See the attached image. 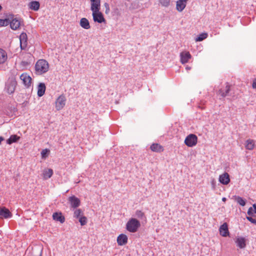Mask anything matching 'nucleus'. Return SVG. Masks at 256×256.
Returning <instances> with one entry per match:
<instances>
[{
    "instance_id": "nucleus-34",
    "label": "nucleus",
    "mask_w": 256,
    "mask_h": 256,
    "mask_svg": "<svg viewBox=\"0 0 256 256\" xmlns=\"http://www.w3.org/2000/svg\"><path fill=\"white\" fill-rule=\"evenodd\" d=\"M160 4L165 7H167L170 5V0H159Z\"/></svg>"
},
{
    "instance_id": "nucleus-19",
    "label": "nucleus",
    "mask_w": 256,
    "mask_h": 256,
    "mask_svg": "<svg viewBox=\"0 0 256 256\" xmlns=\"http://www.w3.org/2000/svg\"><path fill=\"white\" fill-rule=\"evenodd\" d=\"M150 148L152 151L156 152H161L164 151V149L162 146L158 144H152L150 146Z\"/></svg>"
},
{
    "instance_id": "nucleus-22",
    "label": "nucleus",
    "mask_w": 256,
    "mask_h": 256,
    "mask_svg": "<svg viewBox=\"0 0 256 256\" xmlns=\"http://www.w3.org/2000/svg\"><path fill=\"white\" fill-rule=\"evenodd\" d=\"M53 170L51 168H46L43 170L42 177L44 180H48L52 177Z\"/></svg>"
},
{
    "instance_id": "nucleus-8",
    "label": "nucleus",
    "mask_w": 256,
    "mask_h": 256,
    "mask_svg": "<svg viewBox=\"0 0 256 256\" xmlns=\"http://www.w3.org/2000/svg\"><path fill=\"white\" fill-rule=\"evenodd\" d=\"M220 234L224 237L229 236L230 232L228 231V225L227 223H224L219 228Z\"/></svg>"
},
{
    "instance_id": "nucleus-40",
    "label": "nucleus",
    "mask_w": 256,
    "mask_h": 256,
    "mask_svg": "<svg viewBox=\"0 0 256 256\" xmlns=\"http://www.w3.org/2000/svg\"><path fill=\"white\" fill-rule=\"evenodd\" d=\"M252 207H253V208H254V213H256V204H254L252 205Z\"/></svg>"
},
{
    "instance_id": "nucleus-24",
    "label": "nucleus",
    "mask_w": 256,
    "mask_h": 256,
    "mask_svg": "<svg viewBox=\"0 0 256 256\" xmlns=\"http://www.w3.org/2000/svg\"><path fill=\"white\" fill-rule=\"evenodd\" d=\"M46 86L44 83H40L38 86V96H42L45 93Z\"/></svg>"
},
{
    "instance_id": "nucleus-32",
    "label": "nucleus",
    "mask_w": 256,
    "mask_h": 256,
    "mask_svg": "<svg viewBox=\"0 0 256 256\" xmlns=\"http://www.w3.org/2000/svg\"><path fill=\"white\" fill-rule=\"evenodd\" d=\"M136 216L139 218H142L144 217V214L142 210H137L136 212Z\"/></svg>"
},
{
    "instance_id": "nucleus-6",
    "label": "nucleus",
    "mask_w": 256,
    "mask_h": 256,
    "mask_svg": "<svg viewBox=\"0 0 256 256\" xmlns=\"http://www.w3.org/2000/svg\"><path fill=\"white\" fill-rule=\"evenodd\" d=\"M20 79L22 82L24 86L28 88H30L32 84V79L27 73H23L20 76Z\"/></svg>"
},
{
    "instance_id": "nucleus-42",
    "label": "nucleus",
    "mask_w": 256,
    "mask_h": 256,
    "mask_svg": "<svg viewBox=\"0 0 256 256\" xmlns=\"http://www.w3.org/2000/svg\"><path fill=\"white\" fill-rule=\"evenodd\" d=\"M222 200L223 202H226V198H222Z\"/></svg>"
},
{
    "instance_id": "nucleus-13",
    "label": "nucleus",
    "mask_w": 256,
    "mask_h": 256,
    "mask_svg": "<svg viewBox=\"0 0 256 256\" xmlns=\"http://www.w3.org/2000/svg\"><path fill=\"white\" fill-rule=\"evenodd\" d=\"M12 214L10 210L5 207H0V216L2 218H8L12 217Z\"/></svg>"
},
{
    "instance_id": "nucleus-27",
    "label": "nucleus",
    "mask_w": 256,
    "mask_h": 256,
    "mask_svg": "<svg viewBox=\"0 0 256 256\" xmlns=\"http://www.w3.org/2000/svg\"><path fill=\"white\" fill-rule=\"evenodd\" d=\"M230 86L228 83H227L226 86L225 92H224L220 90H219V93L222 97H226L230 92Z\"/></svg>"
},
{
    "instance_id": "nucleus-30",
    "label": "nucleus",
    "mask_w": 256,
    "mask_h": 256,
    "mask_svg": "<svg viewBox=\"0 0 256 256\" xmlns=\"http://www.w3.org/2000/svg\"><path fill=\"white\" fill-rule=\"evenodd\" d=\"M235 200L240 205L242 206H244L246 205V200L242 198L239 196H235Z\"/></svg>"
},
{
    "instance_id": "nucleus-15",
    "label": "nucleus",
    "mask_w": 256,
    "mask_h": 256,
    "mask_svg": "<svg viewBox=\"0 0 256 256\" xmlns=\"http://www.w3.org/2000/svg\"><path fill=\"white\" fill-rule=\"evenodd\" d=\"M92 11L100 10V0H90Z\"/></svg>"
},
{
    "instance_id": "nucleus-4",
    "label": "nucleus",
    "mask_w": 256,
    "mask_h": 256,
    "mask_svg": "<svg viewBox=\"0 0 256 256\" xmlns=\"http://www.w3.org/2000/svg\"><path fill=\"white\" fill-rule=\"evenodd\" d=\"M92 16L94 22L100 24L106 22V19L100 10L92 11Z\"/></svg>"
},
{
    "instance_id": "nucleus-5",
    "label": "nucleus",
    "mask_w": 256,
    "mask_h": 256,
    "mask_svg": "<svg viewBox=\"0 0 256 256\" xmlns=\"http://www.w3.org/2000/svg\"><path fill=\"white\" fill-rule=\"evenodd\" d=\"M66 99L64 94L60 95L55 102V107L57 110H62L66 106Z\"/></svg>"
},
{
    "instance_id": "nucleus-9",
    "label": "nucleus",
    "mask_w": 256,
    "mask_h": 256,
    "mask_svg": "<svg viewBox=\"0 0 256 256\" xmlns=\"http://www.w3.org/2000/svg\"><path fill=\"white\" fill-rule=\"evenodd\" d=\"M16 82L15 80L8 81L6 84V89L7 92L10 94H12L14 90Z\"/></svg>"
},
{
    "instance_id": "nucleus-43",
    "label": "nucleus",
    "mask_w": 256,
    "mask_h": 256,
    "mask_svg": "<svg viewBox=\"0 0 256 256\" xmlns=\"http://www.w3.org/2000/svg\"><path fill=\"white\" fill-rule=\"evenodd\" d=\"M2 10V6L0 5V12Z\"/></svg>"
},
{
    "instance_id": "nucleus-26",
    "label": "nucleus",
    "mask_w": 256,
    "mask_h": 256,
    "mask_svg": "<svg viewBox=\"0 0 256 256\" xmlns=\"http://www.w3.org/2000/svg\"><path fill=\"white\" fill-rule=\"evenodd\" d=\"M40 3L37 1H32L28 4L30 9L36 11L40 8Z\"/></svg>"
},
{
    "instance_id": "nucleus-28",
    "label": "nucleus",
    "mask_w": 256,
    "mask_h": 256,
    "mask_svg": "<svg viewBox=\"0 0 256 256\" xmlns=\"http://www.w3.org/2000/svg\"><path fill=\"white\" fill-rule=\"evenodd\" d=\"M20 138V137L16 135H12L7 140L6 142L7 144H10L13 142H16Z\"/></svg>"
},
{
    "instance_id": "nucleus-21",
    "label": "nucleus",
    "mask_w": 256,
    "mask_h": 256,
    "mask_svg": "<svg viewBox=\"0 0 256 256\" xmlns=\"http://www.w3.org/2000/svg\"><path fill=\"white\" fill-rule=\"evenodd\" d=\"M7 60V52L4 50L0 48V64L5 63Z\"/></svg>"
},
{
    "instance_id": "nucleus-10",
    "label": "nucleus",
    "mask_w": 256,
    "mask_h": 256,
    "mask_svg": "<svg viewBox=\"0 0 256 256\" xmlns=\"http://www.w3.org/2000/svg\"><path fill=\"white\" fill-rule=\"evenodd\" d=\"M20 46L22 50L24 49L27 46V34L26 33L22 32L20 36Z\"/></svg>"
},
{
    "instance_id": "nucleus-29",
    "label": "nucleus",
    "mask_w": 256,
    "mask_h": 256,
    "mask_svg": "<svg viewBox=\"0 0 256 256\" xmlns=\"http://www.w3.org/2000/svg\"><path fill=\"white\" fill-rule=\"evenodd\" d=\"M208 37L207 33H202L198 36L196 38V42H200L206 39Z\"/></svg>"
},
{
    "instance_id": "nucleus-36",
    "label": "nucleus",
    "mask_w": 256,
    "mask_h": 256,
    "mask_svg": "<svg viewBox=\"0 0 256 256\" xmlns=\"http://www.w3.org/2000/svg\"><path fill=\"white\" fill-rule=\"evenodd\" d=\"M48 152V150L47 149L43 150L41 152L42 157V158H46L47 156Z\"/></svg>"
},
{
    "instance_id": "nucleus-1",
    "label": "nucleus",
    "mask_w": 256,
    "mask_h": 256,
    "mask_svg": "<svg viewBox=\"0 0 256 256\" xmlns=\"http://www.w3.org/2000/svg\"><path fill=\"white\" fill-rule=\"evenodd\" d=\"M49 69V64L44 60H40L36 64L35 70L36 73L38 74H42L48 71Z\"/></svg>"
},
{
    "instance_id": "nucleus-11",
    "label": "nucleus",
    "mask_w": 256,
    "mask_h": 256,
    "mask_svg": "<svg viewBox=\"0 0 256 256\" xmlns=\"http://www.w3.org/2000/svg\"><path fill=\"white\" fill-rule=\"evenodd\" d=\"M180 62L182 64H186L191 58L192 56L188 52H183L180 54Z\"/></svg>"
},
{
    "instance_id": "nucleus-41",
    "label": "nucleus",
    "mask_w": 256,
    "mask_h": 256,
    "mask_svg": "<svg viewBox=\"0 0 256 256\" xmlns=\"http://www.w3.org/2000/svg\"><path fill=\"white\" fill-rule=\"evenodd\" d=\"M4 140V138L1 136H0V144L1 142Z\"/></svg>"
},
{
    "instance_id": "nucleus-3",
    "label": "nucleus",
    "mask_w": 256,
    "mask_h": 256,
    "mask_svg": "<svg viewBox=\"0 0 256 256\" xmlns=\"http://www.w3.org/2000/svg\"><path fill=\"white\" fill-rule=\"evenodd\" d=\"M198 142V137L194 134H188L184 140V144L188 147L195 146Z\"/></svg>"
},
{
    "instance_id": "nucleus-38",
    "label": "nucleus",
    "mask_w": 256,
    "mask_h": 256,
    "mask_svg": "<svg viewBox=\"0 0 256 256\" xmlns=\"http://www.w3.org/2000/svg\"><path fill=\"white\" fill-rule=\"evenodd\" d=\"M247 214L248 216H251L253 214V208L252 207H250L248 210Z\"/></svg>"
},
{
    "instance_id": "nucleus-14",
    "label": "nucleus",
    "mask_w": 256,
    "mask_h": 256,
    "mask_svg": "<svg viewBox=\"0 0 256 256\" xmlns=\"http://www.w3.org/2000/svg\"><path fill=\"white\" fill-rule=\"evenodd\" d=\"M21 22L20 20L15 18H13L11 21L10 20L9 24L12 30H16L20 27Z\"/></svg>"
},
{
    "instance_id": "nucleus-39",
    "label": "nucleus",
    "mask_w": 256,
    "mask_h": 256,
    "mask_svg": "<svg viewBox=\"0 0 256 256\" xmlns=\"http://www.w3.org/2000/svg\"><path fill=\"white\" fill-rule=\"evenodd\" d=\"M252 87L254 89H256V78H254L253 80Z\"/></svg>"
},
{
    "instance_id": "nucleus-35",
    "label": "nucleus",
    "mask_w": 256,
    "mask_h": 256,
    "mask_svg": "<svg viewBox=\"0 0 256 256\" xmlns=\"http://www.w3.org/2000/svg\"><path fill=\"white\" fill-rule=\"evenodd\" d=\"M82 214V212L80 209H76L74 212V217L76 218H80Z\"/></svg>"
},
{
    "instance_id": "nucleus-33",
    "label": "nucleus",
    "mask_w": 256,
    "mask_h": 256,
    "mask_svg": "<svg viewBox=\"0 0 256 256\" xmlns=\"http://www.w3.org/2000/svg\"><path fill=\"white\" fill-rule=\"evenodd\" d=\"M79 222L81 226H84L87 223V218L84 216H82L79 218Z\"/></svg>"
},
{
    "instance_id": "nucleus-17",
    "label": "nucleus",
    "mask_w": 256,
    "mask_h": 256,
    "mask_svg": "<svg viewBox=\"0 0 256 256\" xmlns=\"http://www.w3.org/2000/svg\"><path fill=\"white\" fill-rule=\"evenodd\" d=\"M128 236L124 234H120L117 238V242L119 246L125 245L128 242Z\"/></svg>"
},
{
    "instance_id": "nucleus-37",
    "label": "nucleus",
    "mask_w": 256,
    "mask_h": 256,
    "mask_svg": "<svg viewBox=\"0 0 256 256\" xmlns=\"http://www.w3.org/2000/svg\"><path fill=\"white\" fill-rule=\"evenodd\" d=\"M246 219L250 221V222H251L252 223L254 224L255 225H256V220L252 218V217L251 216H247L246 217Z\"/></svg>"
},
{
    "instance_id": "nucleus-12",
    "label": "nucleus",
    "mask_w": 256,
    "mask_h": 256,
    "mask_svg": "<svg viewBox=\"0 0 256 256\" xmlns=\"http://www.w3.org/2000/svg\"><path fill=\"white\" fill-rule=\"evenodd\" d=\"M68 201L70 202L71 206L74 208H76L78 207L80 204V199L74 196H70L68 198Z\"/></svg>"
},
{
    "instance_id": "nucleus-23",
    "label": "nucleus",
    "mask_w": 256,
    "mask_h": 256,
    "mask_svg": "<svg viewBox=\"0 0 256 256\" xmlns=\"http://www.w3.org/2000/svg\"><path fill=\"white\" fill-rule=\"evenodd\" d=\"M255 146V142L252 139H248L245 142L246 148L248 150H252Z\"/></svg>"
},
{
    "instance_id": "nucleus-18",
    "label": "nucleus",
    "mask_w": 256,
    "mask_h": 256,
    "mask_svg": "<svg viewBox=\"0 0 256 256\" xmlns=\"http://www.w3.org/2000/svg\"><path fill=\"white\" fill-rule=\"evenodd\" d=\"M188 0H178L176 2V9L178 12H182L185 8Z\"/></svg>"
},
{
    "instance_id": "nucleus-25",
    "label": "nucleus",
    "mask_w": 256,
    "mask_h": 256,
    "mask_svg": "<svg viewBox=\"0 0 256 256\" xmlns=\"http://www.w3.org/2000/svg\"><path fill=\"white\" fill-rule=\"evenodd\" d=\"M52 218L55 220L63 223L64 222L65 218L62 216V213L54 212L52 214Z\"/></svg>"
},
{
    "instance_id": "nucleus-20",
    "label": "nucleus",
    "mask_w": 256,
    "mask_h": 256,
    "mask_svg": "<svg viewBox=\"0 0 256 256\" xmlns=\"http://www.w3.org/2000/svg\"><path fill=\"white\" fill-rule=\"evenodd\" d=\"M80 25L84 29L88 30L90 28L88 20L85 18H82L80 21Z\"/></svg>"
},
{
    "instance_id": "nucleus-2",
    "label": "nucleus",
    "mask_w": 256,
    "mask_h": 256,
    "mask_svg": "<svg viewBox=\"0 0 256 256\" xmlns=\"http://www.w3.org/2000/svg\"><path fill=\"white\" fill-rule=\"evenodd\" d=\"M140 226V222L138 220L135 218H131L126 223V228L130 232H135Z\"/></svg>"
},
{
    "instance_id": "nucleus-45",
    "label": "nucleus",
    "mask_w": 256,
    "mask_h": 256,
    "mask_svg": "<svg viewBox=\"0 0 256 256\" xmlns=\"http://www.w3.org/2000/svg\"><path fill=\"white\" fill-rule=\"evenodd\" d=\"M214 182H215V181H214V180H212V184H214Z\"/></svg>"
},
{
    "instance_id": "nucleus-44",
    "label": "nucleus",
    "mask_w": 256,
    "mask_h": 256,
    "mask_svg": "<svg viewBox=\"0 0 256 256\" xmlns=\"http://www.w3.org/2000/svg\"><path fill=\"white\" fill-rule=\"evenodd\" d=\"M41 254H42V250H40V256H41Z\"/></svg>"
},
{
    "instance_id": "nucleus-7",
    "label": "nucleus",
    "mask_w": 256,
    "mask_h": 256,
    "mask_svg": "<svg viewBox=\"0 0 256 256\" xmlns=\"http://www.w3.org/2000/svg\"><path fill=\"white\" fill-rule=\"evenodd\" d=\"M219 182L224 185H227L230 182V175L227 172L220 174L218 178Z\"/></svg>"
},
{
    "instance_id": "nucleus-31",
    "label": "nucleus",
    "mask_w": 256,
    "mask_h": 256,
    "mask_svg": "<svg viewBox=\"0 0 256 256\" xmlns=\"http://www.w3.org/2000/svg\"><path fill=\"white\" fill-rule=\"evenodd\" d=\"M10 20L9 19H0V26H6L9 24Z\"/></svg>"
},
{
    "instance_id": "nucleus-16",
    "label": "nucleus",
    "mask_w": 256,
    "mask_h": 256,
    "mask_svg": "<svg viewBox=\"0 0 256 256\" xmlns=\"http://www.w3.org/2000/svg\"><path fill=\"white\" fill-rule=\"evenodd\" d=\"M235 242L236 246L241 249L244 248L246 246V240L243 237L236 238Z\"/></svg>"
}]
</instances>
